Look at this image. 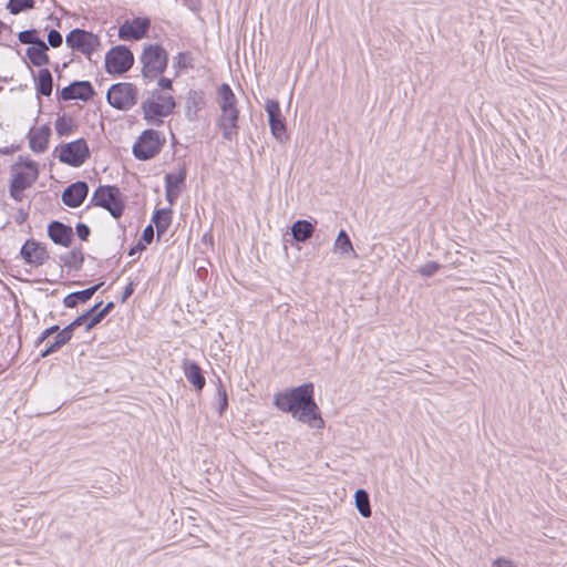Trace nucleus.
<instances>
[{"mask_svg": "<svg viewBox=\"0 0 567 567\" xmlns=\"http://www.w3.org/2000/svg\"><path fill=\"white\" fill-rule=\"evenodd\" d=\"M274 404L280 411L291 413L296 420L310 427L319 430L324 427V421L313 398L312 383H305L277 393Z\"/></svg>", "mask_w": 567, "mask_h": 567, "instance_id": "1", "label": "nucleus"}, {"mask_svg": "<svg viewBox=\"0 0 567 567\" xmlns=\"http://www.w3.org/2000/svg\"><path fill=\"white\" fill-rule=\"evenodd\" d=\"M12 181L10 185V196L21 202L23 190L30 187L38 178V164L31 159H22L14 163L11 167Z\"/></svg>", "mask_w": 567, "mask_h": 567, "instance_id": "2", "label": "nucleus"}, {"mask_svg": "<svg viewBox=\"0 0 567 567\" xmlns=\"http://www.w3.org/2000/svg\"><path fill=\"white\" fill-rule=\"evenodd\" d=\"M175 106L174 97L166 93H159L142 103L144 118L147 123L155 125H161L163 123L161 118L169 115Z\"/></svg>", "mask_w": 567, "mask_h": 567, "instance_id": "3", "label": "nucleus"}, {"mask_svg": "<svg viewBox=\"0 0 567 567\" xmlns=\"http://www.w3.org/2000/svg\"><path fill=\"white\" fill-rule=\"evenodd\" d=\"M165 144V137L155 130H145L133 145V155L140 161H147L156 156Z\"/></svg>", "mask_w": 567, "mask_h": 567, "instance_id": "4", "label": "nucleus"}, {"mask_svg": "<svg viewBox=\"0 0 567 567\" xmlns=\"http://www.w3.org/2000/svg\"><path fill=\"white\" fill-rule=\"evenodd\" d=\"M91 203L94 206L105 208L114 218L121 217L124 210L122 194L116 186L97 187L93 193Z\"/></svg>", "mask_w": 567, "mask_h": 567, "instance_id": "5", "label": "nucleus"}, {"mask_svg": "<svg viewBox=\"0 0 567 567\" xmlns=\"http://www.w3.org/2000/svg\"><path fill=\"white\" fill-rule=\"evenodd\" d=\"M167 53L161 45L153 44L145 48L141 56L143 76L153 80L162 74L167 66Z\"/></svg>", "mask_w": 567, "mask_h": 567, "instance_id": "6", "label": "nucleus"}, {"mask_svg": "<svg viewBox=\"0 0 567 567\" xmlns=\"http://www.w3.org/2000/svg\"><path fill=\"white\" fill-rule=\"evenodd\" d=\"M137 94L138 90L133 83H116L109 89L106 100L114 109L127 111L136 104Z\"/></svg>", "mask_w": 567, "mask_h": 567, "instance_id": "7", "label": "nucleus"}, {"mask_svg": "<svg viewBox=\"0 0 567 567\" xmlns=\"http://www.w3.org/2000/svg\"><path fill=\"white\" fill-rule=\"evenodd\" d=\"M134 63L133 53L125 45L112 48L105 55V69L110 74H122Z\"/></svg>", "mask_w": 567, "mask_h": 567, "instance_id": "8", "label": "nucleus"}, {"mask_svg": "<svg viewBox=\"0 0 567 567\" xmlns=\"http://www.w3.org/2000/svg\"><path fill=\"white\" fill-rule=\"evenodd\" d=\"M90 156L89 146L83 138L64 144L59 150V159L73 167L81 166Z\"/></svg>", "mask_w": 567, "mask_h": 567, "instance_id": "9", "label": "nucleus"}, {"mask_svg": "<svg viewBox=\"0 0 567 567\" xmlns=\"http://www.w3.org/2000/svg\"><path fill=\"white\" fill-rule=\"evenodd\" d=\"M68 47L90 56L100 45L99 38L92 32L74 29L65 39Z\"/></svg>", "mask_w": 567, "mask_h": 567, "instance_id": "10", "label": "nucleus"}, {"mask_svg": "<svg viewBox=\"0 0 567 567\" xmlns=\"http://www.w3.org/2000/svg\"><path fill=\"white\" fill-rule=\"evenodd\" d=\"M265 110L268 115V122L270 126L271 134L278 141H282L286 134V124L285 118L281 115V110L278 101L267 99L265 103Z\"/></svg>", "mask_w": 567, "mask_h": 567, "instance_id": "11", "label": "nucleus"}, {"mask_svg": "<svg viewBox=\"0 0 567 567\" xmlns=\"http://www.w3.org/2000/svg\"><path fill=\"white\" fill-rule=\"evenodd\" d=\"M151 21L147 18H135L125 21L118 29V37L122 40H140L150 29Z\"/></svg>", "mask_w": 567, "mask_h": 567, "instance_id": "12", "label": "nucleus"}, {"mask_svg": "<svg viewBox=\"0 0 567 567\" xmlns=\"http://www.w3.org/2000/svg\"><path fill=\"white\" fill-rule=\"evenodd\" d=\"M94 90L89 81H75L62 89L60 96L64 101L81 100L89 101L93 97Z\"/></svg>", "mask_w": 567, "mask_h": 567, "instance_id": "13", "label": "nucleus"}, {"mask_svg": "<svg viewBox=\"0 0 567 567\" xmlns=\"http://www.w3.org/2000/svg\"><path fill=\"white\" fill-rule=\"evenodd\" d=\"M20 254L27 264L34 267L43 265L49 258L47 248L35 240H27L22 246Z\"/></svg>", "mask_w": 567, "mask_h": 567, "instance_id": "14", "label": "nucleus"}, {"mask_svg": "<svg viewBox=\"0 0 567 567\" xmlns=\"http://www.w3.org/2000/svg\"><path fill=\"white\" fill-rule=\"evenodd\" d=\"M238 116L239 111L234 107L228 111L220 112L218 118V126L223 132V137L227 141H233L238 135Z\"/></svg>", "mask_w": 567, "mask_h": 567, "instance_id": "15", "label": "nucleus"}, {"mask_svg": "<svg viewBox=\"0 0 567 567\" xmlns=\"http://www.w3.org/2000/svg\"><path fill=\"white\" fill-rule=\"evenodd\" d=\"M89 193V186L85 182H76L68 186L62 193V202L72 208L79 207Z\"/></svg>", "mask_w": 567, "mask_h": 567, "instance_id": "16", "label": "nucleus"}, {"mask_svg": "<svg viewBox=\"0 0 567 567\" xmlns=\"http://www.w3.org/2000/svg\"><path fill=\"white\" fill-rule=\"evenodd\" d=\"M48 235L54 244L69 247L72 243L73 229L71 226L54 220L48 226Z\"/></svg>", "mask_w": 567, "mask_h": 567, "instance_id": "17", "label": "nucleus"}, {"mask_svg": "<svg viewBox=\"0 0 567 567\" xmlns=\"http://www.w3.org/2000/svg\"><path fill=\"white\" fill-rule=\"evenodd\" d=\"M186 169L182 167L178 174H166L165 175V197L167 202L173 205L179 195V186L185 182Z\"/></svg>", "mask_w": 567, "mask_h": 567, "instance_id": "18", "label": "nucleus"}, {"mask_svg": "<svg viewBox=\"0 0 567 567\" xmlns=\"http://www.w3.org/2000/svg\"><path fill=\"white\" fill-rule=\"evenodd\" d=\"M51 130L48 125H42L32 130L29 134V144L33 152L43 153L48 148Z\"/></svg>", "mask_w": 567, "mask_h": 567, "instance_id": "19", "label": "nucleus"}, {"mask_svg": "<svg viewBox=\"0 0 567 567\" xmlns=\"http://www.w3.org/2000/svg\"><path fill=\"white\" fill-rule=\"evenodd\" d=\"M182 368L188 382H190L196 390L200 391L205 386L206 381L199 365L195 361L185 359Z\"/></svg>", "mask_w": 567, "mask_h": 567, "instance_id": "20", "label": "nucleus"}, {"mask_svg": "<svg viewBox=\"0 0 567 567\" xmlns=\"http://www.w3.org/2000/svg\"><path fill=\"white\" fill-rule=\"evenodd\" d=\"M104 285V282H100L97 285H94L87 289L75 291L72 293H69L64 297L63 303L66 308H74L79 303L86 302L92 298V296Z\"/></svg>", "mask_w": 567, "mask_h": 567, "instance_id": "21", "label": "nucleus"}, {"mask_svg": "<svg viewBox=\"0 0 567 567\" xmlns=\"http://www.w3.org/2000/svg\"><path fill=\"white\" fill-rule=\"evenodd\" d=\"M48 45L44 41L40 42L34 47H29L25 51L27 56L31 63L35 66H42L49 64V55L47 54Z\"/></svg>", "mask_w": 567, "mask_h": 567, "instance_id": "22", "label": "nucleus"}, {"mask_svg": "<svg viewBox=\"0 0 567 567\" xmlns=\"http://www.w3.org/2000/svg\"><path fill=\"white\" fill-rule=\"evenodd\" d=\"M156 226L157 237L161 238L168 229L172 223V209L161 208L157 209L152 218Z\"/></svg>", "mask_w": 567, "mask_h": 567, "instance_id": "23", "label": "nucleus"}, {"mask_svg": "<svg viewBox=\"0 0 567 567\" xmlns=\"http://www.w3.org/2000/svg\"><path fill=\"white\" fill-rule=\"evenodd\" d=\"M315 231L313 225L308 220H297L291 226V235L296 241L303 243L309 239Z\"/></svg>", "mask_w": 567, "mask_h": 567, "instance_id": "24", "label": "nucleus"}, {"mask_svg": "<svg viewBox=\"0 0 567 567\" xmlns=\"http://www.w3.org/2000/svg\"><path fill=\"white\" fill-rule=\"evenodd\" d=\"M218 95L220 112L237 107V99L228 84L224 83L219 86Z\"/></svg>", "mask_w": 567, "mask_h": 567, "instance_id": "25", "label": "nucleus"}, {"mask_svg": "<svg viewBox=\"0 0 567 567\" xmlns=\"http://www.w3.org/2000/svg\"><path fill=\"white\" fill-rule=\"evenodd\" d=\"M53 87V79L48 69H41L37 79V91L44 95L50 96Z\"/></svg>", "mask_w": 567, "mask_h": 567, "instance_id": "26", "label": "nucleus"}, {"mask_svg": "<svg viewBox=\"0 0 567 567\" xmlns=\"http://www.w3.org/2000/svg\"><path fill=\"white\" fill-rule=\"evenodd\" d=\"M72 338V332L70 328L65 327L63 330H61L56 337L53 343H51L42 353L41 357L45 358L54 352H56L60 348H62L66 342H69Z\"/></svg>", "mask_w": 567, "mask_h": 567, "instance_id": "27", "label": "nucleus"}, {"mask_svg": "<svg viewBox=\"0 0 567 567\" xmlns=\"http://www.w3.org/2000/svg\"><path fill=\"white\" fill-rule=\"evenodd\" d=\"M63 265L69 269H80L84 261L83 252L80 248H73L65 255L61 256Z\"/></svg>", "mask_w": 567, "mask_h": 567, "instance_id": "28", "label": "nucleus"}, {"mask_svg": "<svg viewBox=\"0 0 567 567\" xmlns=\"http://www.w3.org/2000/svg\"><path fill=\"white\" fill-rule=\"evenodd\" d=\"M354 498L359 513L365 518L370 517L371 507L368 493L364 489H358L355 492Z\"/></svg>", "mask_w": 567, "mask_h": 567, "instance_id": "29", "label": "nucleus"}, {"mask_svg": "<svg viewBox=\"0 0 567 567\" xmlns=\"http://www.w3.org/2000/svg\"><path fill=\"white\" fill-rule=\"evenodd\" d=\"M334 249L340 251L343 255L353 254L355 256L352 243L346 233V230H340L337 239L334 241Z\"/></svg>", "mask_w": 567, "mask_h": 567, "instance_id": "30", "label": "nucleus"}, {"mask_svg": "<svg viewBox=\"0 0 567 567\" xmlns=\"http://www.w3.org/2000/svg\"><path fill=\"white\" fill-rule=\"evenodd\" d=\"M74 127V121L70 115L63 114L55 121V131L60 136L70 135Z\"/></svg>", "mask_w": 567, "mask_h": 567, "instance_id": "31", "label": "nucleus"}, {"mask_svg": "<svg viewBox=\"0 0 567 567\" xmlns=\"http://www.w3.org/2000/svg\"><path fill=\"white\" fill-rule=\"evenodd\" d=\"M18 39L21 43L31 44V47H34L43 41L38 37V31L34 29L24 30V31L19 32Z\"/></svg>", "mask_w": 567, "mask_h": 567, "instance_id": "32", "label": "nucleus"}, {"mask_svg": "<svg viewBox=\"0 0 567 567\" xmlns=\"http://www.w3.org/2000/svg\"><path fill=\"white\" fill-rule=\"evenodd\" d=\"M34 0H9L8 9L12 14H18L23 10L32 9Z\"/></svg>", "mask_w": 567, "mask_h": 567, "instance_id": "33", "label": "nucleus"}, {"mask_svg": "<svg viewBox=\"0 0 567 567\" xmlns=\"http://www.w3.org/2000/svg\"><path fill=\"white\" fill-rule=\"evenodd\" d=\"M102 305V302H97L96 305H94L90 310H87L86 312H84L82 316L78 317L75 320H73L70 324H68L66 327L70 328L71 332L73 333V330L76 328V327H80L82 324H84L86 327V321L87 319L99 309V307Z\"/></svg>", "mask_w": 567, "mask_h": 567, "instance_id": "34", "label": "nucleus"}, {"mask_svg": "<svg viewBox=\"0 0 567 567\" xmlns=\"http://www.w3.org/2000/svg\"><path fill=\"white\" fill-rule=\"evenodd\" d=\"M218 413L221 415L228 408L227 392L223 384L219 382L217 388Z\"/></svg>", "mask_w": 567, "mask_h": 567, "instance_id": "35", "label": "nucleus"}, {"mask_svg": "<svg viewBox=\"0 0 567 567\" xmlns=\"http://www.w3.org/2000/svg\"><path fill=\"white\" fill-rule=\"evenodd\" d=\"M440 264L436 261H427L417 268V272L423 277H431L440 269Z\"/></svg>", "mask_w": 567, "mask_h": 567, "instance_id": "36", "label": "nucleus"}, {"mask_svg": "<svg viewBox=\"0 0 567 567\" xmlns=\"http://www.w3.org/2000/svg\"><path fill=\"white\" fill-rule=\"evenodd\" d=\"M202 102V97L198 92L190 91L187 97V115L190 116V110L194 107V113H196L199 103Z\"/></svg>", "mask_w": 567, "mask_h": 567, "instance_id": "37", "label": "nucleus"}, {"mask_svg": "<svg viewBox=\"0 0 567 567\" xmlns=\"http://www.w3.org/2000/svg\"><path fill=\"white\" fill-rule=\"evenodd\" d=\"M62 41H63V38H62V34L52 29L49 31L48 33V43L52 47V48H58L62 44Z\"/></svg>", "mask_w": 567, "mask_h": 567, "instance_id": "38", "label": "nucleus"}, {"mask_svg": "<svg viewBox=\"0 0 567 567\" xmlns=\"http://www.w3.org/2000/svg\"><path fill=\"white\" fill-rule=\"evenodd\" d=\"M75 230H76L78 237L82 240H86L91 233L89 226L83 223H79L75 227Z\"/></svg>", "mask_w": 567, "mask_h": 567, "instance_id": "39", "label": "nucleus"}, {"mask_svg": "<svg viewBox=\"0 0 567 567\" xmlns=\"http://www.w3.org/2000/svg\"><path fill=\"white\" fill-rule=\"evenodd\" d=\"M103 315L99 313L97 310L87 319L86 321V331L91 330L97 323L103 320Z\"/></svg>", "mask_w": 567, "mask_h": 567, "instance_id": "40", "label": "nucleus"}, {"mask_svg": "<svg viewBox=\"0 0 567 567\" xmlns=\"http://www.w3.org/2000/svg\"><path fill=\"white\" fill-rule=\"evenodd\" d=\"M492 567H518V566L511 559L501 557V558L495 559L492 563Z\"/></svg>", "mask_w": 567, "mask_h": 567, "instance_id": "41", "label": "nucleus"}, {"mask_svg": "<svg viewBox=\"0 0 567 567\" xmlns=\"http://www.w3.org/2000/svg\"><path fill=\"white\" fill-rule=\"evenodd\" d=\"M154 238V229H153V226L152 225H148L144 228L143 230V235H142V239L146 243V244H151L152 240Z\"/></svg>", "mask_w": 567, "mask_h": 567, "instance_id": "42", "label": "nucleus"}, {"mask_svg": "<svg viewBox=\"0 0 567 567\" xmlns=\"http://www.w3.org/2000/svg\"><path fill=\"white\" fill-rule=\"evenodd\" d=\"M58 331H59V326H52V327L45 329L41 333V336H40V338L38 340V344L42 343L47 338H49L51 334H53V333H55Z\"/></svg>", "mask_w": 567, "mask_h": 567, "instance_id": "43", "label": "nucleus"}, {"mask_svg": "<svg viewBox=\"0 0 567 567\" xmlns=\"http://www.w3.org/2000/svg\"><path fill=\"white\" fill-rule=\"evenodd\" d=\"M133 292H134V284H133V282H130V284L125 287V289H124V291H123V293H122L121 301H122V302H125V301H126V300H127V299L133 295Z\"/></svg>", "mask_w": 567, "mask_h": 567, "instance_id": "44", "label": "nucleus"}, {"mask_svg": "<svg viewBox=\"0 0 567 567\" xmlns=\"http://www.w3.org/2000/svg\"><path fill=\"white\" fill-rule=\"evenodd\" d=\"M158 86L162 90H171L172 89V80L167 78H161L158 81Z\"/></svg>", "mask_w": 567, "mask_h": 567, "instance_id": "45", "label": "nucleus"}, {"mask_svg": "<svg viewBox=\"0 0 567 567\" xmlns=\"http://www.w3.org/2000/svg\"><path fill=\"white\" fill-rule=\"evenodd\" d=\"M114 308V303L112 301L107 302L104 308L99 310L97 312L103 315V318Z\"/></svg>", "mask_w": 567, "mask_h": 567, "instance_id": "46", "label": "nucleus"}, {"mask_svg": "<svg viewBox=\"0 0 567 567\" xmlns=\"http://www.w3.org/2000/svg\"><path fill=\"white\" fill-rule=\"evenodd\" d=\"M143 249H144V246L142 244H137L135 247L131 248V250L128 251V255L133 256L137 251L143 250Z\"/></svg>", "mask_w": 567, "mask_h": 567, "instance_id": "47", "label": "nucleus"}]
</instances>
